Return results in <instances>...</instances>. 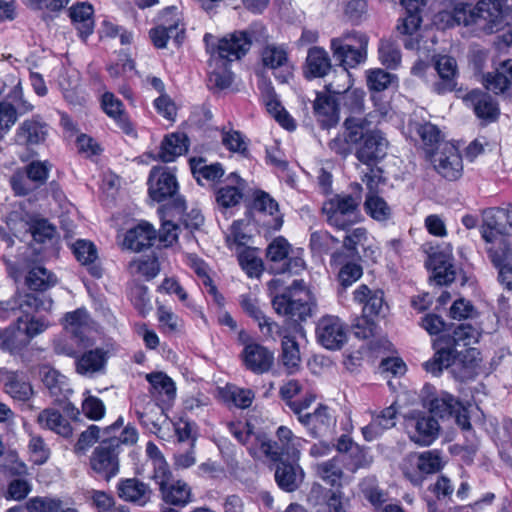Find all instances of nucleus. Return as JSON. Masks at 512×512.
I'll return each mask as SVG.
<instances>
[{"label":"nucleus","mask_w":512,"mask_h":512,"mask_svg":"<svg viewBox=\"0 0 512 512\" xmlns=\"http://www.w3.org/2000/svg\"><path fill=\"white\" fill-rule=\"evenodd\" d=\"M271 304L279 316L286 318V326L278 325L272 339L275 340L276 336L281 338V362L288 374H294L301 362L296 335H304L302 323L312 316V307L316 304L303 280H294L281 293L275 294Z\"/></svg>","instance_id":"1"},{"label":"nucleus","mask_w":512,"mask_h":512,"mask_svg":"<svg viewBox=\"0 0 512 512\" xmlns=\"http://www.w3.org/2000/svg\"><path fill=\"white\" fill-rule=\"evenodd\" d=\"M203 41L211 60L219 69H214L209 76V81L219 90L228 88L232 82L230 63L244 57L252 46V34L248 31H234L222 38H217L209 33L204 35Z\"/></svg>","instance_id":"2"},{"label":"nucleus","mask_w":512,"mask_h":512,"mask_svg":"<svg viewBox=\"0 0 512 512\" xmlns=\"http://www.w3.org/2000/svg\"><path fill=\"white\" fill-rule=\"evenodd\" d=\"M506 4L507 0H480L471 8L469 3L458 2L451 11L439 12L438 18L446 27L476 24L487 33H494L507 24Z\"/></svg>","instance_id":"3"},{"label":"nucleus","mask_w":512,"mask_h":512,"mask_svg":"<svg viewBox=\"0 0 512 512\" xmlns=\"http://www.w3.org/2000/svg\"><path fill=\"white\" fill-rule=\"evenodd\" d=\"M124 419L119 416L115 422L103 430L98 427V475L106 481L115 477L119 472V453L122 444L132 445L137 442V430L127 425L117 436L122 428Z\"/></svg>","instance_id":"4"},{"label":"nucleus","mask_w":512,"mask_h":512,"mask_svg":"<svg viewBox=\"0 0 512 512\" xmlns=\"http://www.w3.org/2000/svg\"><path fill=\"white\" fill-rule=\"evenodd\" d=\"M477 329L471 324L462 323L457 326L450 325L448 332L438 336L433 341L435 353L424 363V369L434 376H439L443 369L456 363L458 347H468L477 341Z\"/></svg>","instance_id":"5"},{"label":"nucleus","mask_w":512,"mask_h":512,"mask_svg":"<svg viewBox=\"0 0 512 512\" xmlns=\"http://www.w3.org/2000/svg\"><path fill=\"white\" fill-rule=\"evenodd\" d=\"M432 385L426 384L422 390V404L429 415L439 419H454L457 426L466 432L472 431L469 409L452 394L445 391H433Z\"/></svg>","instance_id":"6"},{"label":"nucleus","mask_w":512,"mask_h":512,"mask_svg":"<svg viewBox=\"0 0 512 512\" xmlns=\"http://www.w3.org/2000/svg\"><path fill=\"white\" fill-rule=\"evenodd\" d=\"M148 194L155 202L171 200V203L164 206L161 211L166 215L182 213L186 209L185 199L178 194L179 184L174 172L167 166L153 167L148 176Z\"/></svg>","instance_id":"7"},{"label":"nucleus","mask_w":512,"mask_h":512,"mask_svg":"<svg viewBox=\"0 0 512 512\" xmlns=\"http://www.w3.org/2000/svg\"><path fill=\"white\" fill-rule=\"evenodd\" d=\"M303 249L293 250L283 236L273 239L266 248V258L270 271L274 274L299 275L306 268Z\"/></svg>","instance_id":"8"},{"label":"nucleus","mask_w":512,"mask_h":512,"mask_svg":"<svg viewBox=\"0 0 512 512\" xmlns=\"http://www.w3.org/2000/svg\"><path fill=\"white\" fill-rule=\"evenodd\" d=\"M357 123L363 135L354 146L356 159L363 165L378 164L387 154L388 141L380 131L370 129V123L365 118L358 117Z\"/></svg>","instance_id":"9"},{"label":"nucleus","mask_w":512,"mask_h":512,"mask_svg":"<svg viewBox=\"0 0 512 512\" xmlns=\"http://www.w3.org/2000/svg\"><path fill=\"white\" fill-rule=\"evenodd\" d=\"M7 225L16 237L31 235L34 241L44 243L54 235V227L45 219L36 218L22 209L13 210L7 216Z\"/></svg>","instance_id":"10"},{"label":"nucleus","mask_w":512,"mask_h":512,"mask_svg":"<svg viewBox=\"0 0 512 512\" xmlns=\"http://www.w3.org/2000/svg\"><path fill=\"white\" fill-rule=\"evenodd\" d=\"M53 301L44 295L26 293L19 294L7 300L0 301V319L5 321L11 318L36 313L39 311H49Z\"/></svg>","instance_id":"11"},{"label":"nucleus","mask_w":512,"mask_h":512,"mask_svg":"<svg viewBox=\"0 0 512 512\" xmlns=\"http://www.w3.org/2000/svg\"><path fill=\"white\" fill-rule=\"evenodd\" d=\"M335 450L338 452L343 467L349 472L355 473L359 469L369 468L373 463L370 448L355 443L346 434L337 439Z\"/></svg>","instance_id":"12"},{"label":"nucleus","mask_w":512,"mask_h":512,"mask_svg":"<svg viewBox=\"0 0 512 512\" xmlns=\"http://www.w3.org/2000/svg\"><path fill=\"white\" fill-rule=\"evenodd\" d=\"M331 84L325 85L326 91H315L312 101L313 115L319 127L329 130L335 127L340 120L339 92L331 91Z\"/></svg>","instance_id":"13"},{"label":"nucleus","mask_w":512,"mask_h":512,"mask_svg":"<svg viewBox=\"0 0 512 512\" xmlns=\"http://www.w3.org/2000/svg\"><path fill=\"white\" fill-rule=\"evenodd\" d=\"M480 233L485 242H491L496 237L512 235V209L502 207L484 209Z\"/></svg>","instance_id":"14"},{"label":"nucleus","mask_w":512,"mask_h":512,"mask_svg":"<svg viewBox=\"0 0 512 512\" xmlns=\"http://www.w3.org/2000/svg\"><path fill=\"white\" fill-rule=\"evenodd\" d=\"M347 325L334 315L322 316L315 329L317 342L327 350H340L347 342Z\"/></svg>","instance_id":"15"},{"label":"nucleus","mask_w":512,"mask_h":512,"mask_svg":"<svg viewBox=\"0 0 512 512\" xmlns=\"http://www.w3.org/2000/svg\"><path fill=\"white\" fill-rule=\"evenodd\" d=\"M60 323L64 332L72 335V339L80 349H86L92 345L90 334L93 330V320L85 308L65 313Z\"/></svg>","instance_id":"16"},{"label":"nucleus","mask_w":512,"mask_h":512,"mask_svg":"<svg viewBox=\"0 0 512 512\" xmlns=\"http://www.w3.org/2000/svg\"><path fill=\"white\" fill-rule=\"evenodd\" d=\"M434 169L443 178L455 181L462 176L463 163L458 148L452 143L445 142L441 148L428 157Z\"/></svg>","instance_id":"17"},{"label":"nucleus","mask_w":512,"mask_h":512,"mask_svg":"<svg viewBox=\"0 0 512 512\" xmlns=\"http://www.w3.org/2000/svg\"><path fill=\"white\" fill-rule=\"evenodd\" d=\"M409 438L420 446H430L439 435L438 420L424 412H418L407 419Z\"/></svg>","instance_id":"18"},{"label":"nucleus","mask_w":512,"mask_h":512,"mask_svg":"<svg viewBox=\"0 0 512 512\" xmlns=\"http://www.w3.org/2000/svg\"><path fill=\"white\" fill-rule=\"evenodd\" d=\"M247 182L236 172L230 173L224 183L214 191L215 203L219 211L226 213L228 210L240 205Z\"/></svg>","instance_id":"19"},{"label":"nucleus","mask_w":512,"mask_h":512,"mask_svg":"<svg viewBox=\"0 0 512 512\" xmlns=\"http://www.w3.org/2000/svg\"><path fill=\"white\" fill-rule=\"evenodd\" d=\"M49 135V125L40 115L23 120L15 130L14 143L31 148L43 144Z\"/></svg>","instance_id":"20"},{"label":"nucleus","mask_w":512,"mask_h":512,"mask_svg":"<svg viewBox=\"0 0 512 512\" xmlns=\"http://www.w3.org/2000/svg\"><path fill=\"white\" fill-rule=\"evenodd\" d=\"M100 107L125 135L133 139L138 137L135 123L126 111L124 103L114 93L104 92L100 98Z\"/></svg>","instance_id":"21"},{"label":"nucleus","mask_w":512,"mask_h":512,"mask_svg":"<svg viewBox=\"0 0 512 512\" xmlns=\"http://www.w3.org/2000/svg\"><path fill=\"white\" fill-rule=\"evenodd\" d=\"M299 422L307 429L311 437L322 438L332 433L336 426V417L331 408L319 404L314 412L299 417Z\"/></svg>","instance_id":"22"},{"label":"nucleus","mask_w":512,"mask_h":512,"mask_svg":"<svg viewBox=\"0 0 512 512\" xmlns=\"http://www.w3.org/2000/svg\"><path fill=\"white\" fill-rule=\"evenodd\" d=\"M358 117H347L343 122V132L338 133L331 139L327 146L335 155L345 159L354 149L355 144L362 137V130L359 126Z\"/></svg>","instance_id":"23"},{"label":"nucleus","mask_w":512,"mask_h":512,"mask_svg":"<svg viewBox=\"0 0 512 512\" xmlns=\"http://www.w3.org/2000/svg\"><path fill=\"white\" fill-rule=\"evenodd\" d=\"M241 359L247 370L261 375L273 367L274 353L259 343L251 342L244 346Z\"/></svg>","instance_id":"24"},{"label":"nucleus","mask_w":512,"mask_h":512,"mask_svg":"<svg viewBox=\"0 0 512 512\" xmlns=\"http://www.w3.org/2000/svg\"><path fill=\"white\" fill-rule=\"evenodd\" d=\"M398 410L395 404H392L380 411L371 412V421L361 428V433L365 441L372 442L378 439L382 434L396 425Z\"/></svg>","instance_id":"25"},{"label":"nucleus","mask_w":512,"mask_h":512,"mask_svg":"<svg viewBox=\"0 0 512 512\" xmlns=\"http://www.w3.org/2000/svg\"><path fill=\"white\" fill-rule=\"evenodd\" d=\"M330 50L336 62L335 66H340L345 71L363 64L367 59L365 38H363L361 45H357V48H351V46L341 41L331 42Z\"/></svg>","instance_id":"26"},{"label":"nucleus","mask_w":512,"mask_h":512,"mask_svg":"<svg viewBox=\"0 0 512 512\" xmlns=\"http://www.w3.org/2000/svg\"><path fill=\"white\" fill-rule=\"evenodd\" d=\"M335 65L328 52L320 46H313L308 49L305 63L302 67L303 76L307 80L324 78Z\"/></svg>","instance_id":"27"},{"label":"nucleus","mask_w":512,"mask_h":512,"mask_svg":"<svg viewBox=\"0 0 512 512\" xmlns=\"http://www.w3.org/2000/svg\"><path fill=\"white\" fill-rule=\"evenodd\" d=\"M304 471L296 460H285L275 464V482L285 492H294L304 480Z\"/></svg>","instance_id":"28"},{"label":"nucleus","mask_w":512,"mask_h":512,"mask_svg":"<svg viewBox=\"0 0 512 512\" xmlns=\"http://www.w3.org/2000/svg\"><path fill=\"white\" fill-rule=\"evenodd\" d=\"M239 305L242 311L258 324L260 332L266 338H274V329H278L279 324L265 315L256 297L242 294L239 296Z\"/></svg>","instance_id":"29"},{"label":"nucleus","mask_w":512,"mask_h":512,"mask_svg":"<svg viewBox=\"0 0 512 512\" xmlns=\"http://www.w3.org/2000/svg\"><path fill=\"white\" fill-rule=\"evenodd\" d=\"M189 148V139L185 133L173 132L164 136L159 151L153 156L155 161L170 163L186 153Z\"/></svg>","instance_id":"30"},{"label":"nucleus","mask_w":512,"mask_h":512,"mask_svg":"<svg viewBox=\"0 0 512 512\" xmlns=\"http://www.w3.org/2000/svg\"><path fill=\"white\" fill-rule=\"evenodd\" d=\"M156 239L157 232L154 227L146 221H141L127 230L123 244L127 249L141 252L153 246Z\"/></svg>","instance_id":"31"},{"label":"nucleus","mask_w":512,"mask_h":512,"mask_svg":"<svg viewBox=\"0 0 512 512\" xmlns=\"http://www.w3.org/2000/svg\"><path fill=\"white\" fill-rule=\"evenodd\" d=\"M409 128L420 138L427 157L438 151L441 145L445 143L443 141L442 131L437 125L431 122L412 121L409 123Z\"/></svg>","instance_id":"32"},{"label":"nucleus","mask_w":512,"mask_h":512,"mask_svg":"<svg viewBox=\"0 0 512 512\" xmlns=\"http://www.w3.org/2000/svg\"><path fill=\"white\" fill-rule=\"evenodd\" d=\"M435 69L439 80L433 84V90L438 94H445L455 89L457 82L456 60L447 55L439 56L435 61Z\"/></svg>","instance_id":"33"},{"label":"nucleus","mask_w":512,"mask_h":512,"mask_svg":"<svg viewBox=\"0 0 512 512\" xmlns=\"http://www.w3.org/2000/svg\"><path fill=\"white\" fill-rule=\"evenodd\" d=\"M42 382L53 402L58 404L66 402L73 392L68 378L52 368L42 370Z\"/></svg>","instance_id":"34"},{"label":"nucleus","mask_w":512,"mask_h":512,"mask_svg":"<svg viewBox=\"0 0 512 512\" xmlns=\"http://www.w3.org/2000/svg\"><path fill=\"white\" fill-rule=\"evenodd\" d=\"M0 381L4 385L5 392L14 399L27 401L33 393L32 387L23 372L0 370Z\"/></svg>","instance_id":"35"},{"label":"nucleus","mask_w":512,"mask_h":512,"mask_svg":"<svg viewBox=\"0 0 512 512\" xmlns=\"http://www.w3.org/2000/svg\"><path fill=\"white\" fill-rule=\"evenodd\" d=\"M69 18L82 40L94 31V7L88 2H77L68 10Z\"/></svg>","instance_id":"36"},{"label":"nucleus","mask_w":512,"mask_h":512,"mask_svg":"<svg viewBox=\"0 0 512 512\" xmlns=\"http://www.w3.org/2000/svg\"><path fill=\"white\" fill-rule=\"evenodd\" d=\"M118 495L121 499L144 506L150 501L152 490L148 484L137 478L121 479L117 485Z\"/></svg>","instance_id":"37"},{"label":"nucleus","mask_w":512,"mask_h":512,"mask_svg":"<svg viewBox=\"0 0 512 512\" xmlns=\"http://www.w3.org/2000/svg\"><path fill=\"white\" fill-rule=\"evenodd\" d=\"M23 317L5 329H0V347L11 354H19L30 343V339L22 328Z\"/></svg>","instance_id":"38"},{"label":"nucleus","mask_w":512,"mask_h":512,"mask_svg":"<svg viewBox=\"0 0 512 512\" xmlns=\"http://www.w3.org/2000/svg\"><path fill=\"white\" fill-rule=\"evenodd\" d=\"M189 166L193 177L199 185H204L202 180L217 182L224 176L223 165L219 162L207 164L203 157H192L189 159Z\"/></svg>","instance_id":"39"},{"label":"nucleus","mask_w":512,"mask_h":512,"mask_svg":"<svg viewBox=\"0 0 512 512\" xmlns=\"http://www.w3.org/2000/svg\"><path fill=\"white\" fill-rule=\"evenodd\" d=\"M161 493L162 500L169 505L184 507L190 501L192 497L191 488L189 485L182 481L176 480L172 481L169 484L161 483Z\"/></svg>","instance_id":"40"},{"label":"nucleus","mask_w":512,"mask_h":512,"mask_svg":"<svg viewBox=\"0 0 512 512\" xmlns=\"http://www.w3.org/2000/svg\"><path fill=\"white\" fill-rule=\"evenodd\" d=\"M512 82V60H505L493 73L484 76V85L494 94L504 93Z\"/></svg>","instance_id":"41"},{"label":"nucleus","mask_w":512,"mask_h":512,"mask_svg":"<svg viewBox=\"0 0 512 512\" xmlns=\"http://www.w3.org/2000/svg\"><path fill=\"white\" fill-rule=\"evenodd\" d=\"M366 85L370 92L380 93L389 88H398L399 78L382 68L368 69L366 72Z\"/></svg>","instance_id":"42"},{"label":"nucleus","mask_w":512,"mask_h":512,"mask_svg":"<svg viewBox=\"0 0 512 512\" xmlns=\"http://www.w3.org/2000/svg\"><path fill=\"white\" fill-rule=\"evenodd\" d=\"M468 98L473 105L474 113L477 117L491 121L498 117L499 109L497 103L489 94L472 91L468 94Z\"/></svg>","instance_id":"43"},{"label":"nucleus","mask_w":512,"mask_h":512,"mask_svg":"<svg viewBox=\"0 0 512 512\" xmlns=\"http://www.w3.org/2000/svg\"><path fill=\"white\" fill-rule=\"evenodd\" d=\"M39 423L57 433L58 435L68 438L72 435L73 429L69 421L62 414L54 409H45L38 416Z\"/></svg>","instance_id":"44"},{"label":"nucleus","mask_w":512,"mask_h":512,"mask_svg":"<svg viewBox=\"0 0 512 512\" xmlns=\"http://www.w3.org/2000/svg\"><path fill=\"white\" fill-rule=\"evenodd\" d=\"M486 243V253L493 266L500 267L508 262L512 256V244L508 237H496L491 242Z\"/></svg>","instance_id":"45"},{"label":"nucleus","mask_w":512,"mask_h":512,"mask_svg":"<svg viewBox=\"0 0 512 512\" xmlns=\"http://www.w3.org/2000/svg\"><path fill=\"white\" fill-rule=\"evenodd\" d=\"M262 65L271 70L284 67L289 61L288 51L284 45L266 44L260 52Z\"/></svg>","instance_id":"46"},{"label":"nucleus","mask_w":512,"mask_h":512,"mask_svg":"<svg viewBox=\"0 0 512 512\" xmlns=\"http://www.w3.org/2000/svg\"><path fill=\"white\" fill-rule=\"evenodd\" d=\"M364 210L367 215L377 222H387L393 215L392 208L378 194H366Z\"/></svg>","instance_id":"47"},{"label":"nucleus","mask_w":512,"mask_h":512,"mask_svg":"<svg viewBox=\"0 0 512 512\" xmlns=\"http://www.w3.org/2000/svg\"><path fill=\"white\" fill-rule=\"evenodd\" d=\"M25 281L29 289L45 291L56 284L57 278L45 267L36 265L29 270Z\"/></svg>","instance_id":"48"},{"label":"nucleus","mask_w":512,"mask_h":512,"mask_svg":"<svg viewBox=\"0 0 512 512\" xmlns=\"http://www.w3.org/2000/svg\"><path fill=\"white\" fill-rule=\"evenodd\" d=\"M257 251L256 248L244 247L237 255L240 267L250 278L260 277L264 270V263Z\"/></svg>","instance_id":"49"},{"label":"nucleus","mask_w":512,"mask_h":512,"mask_svg":"<svg viewBox=\"0 0 512 512\" xmlns=\"http://www.w3.org/2000/svg\"><path fill=\"white\" fill-rule=\"evenodd\" d=\"M378 56L379 61L386 69L396 70L401 65L402 55L399 45L390 39L380 40Z\"/></svg>","instance_id":"50"},{"label":"nucleus","mask_w":512,"mask_h":512,"mask_svg":"<svg viewBox=\"0 0 512 512\" xmlns=\"http://www.w3.org/2000/svg\"><path fill=\"white\" fill-rule=\"evenodd\" d=\"M221 395L225 402H231L240 409L249 408L255 399V393L252 389L229 384L222 389Z\"/></svg>","instance_id":"51"},{"label":"nucleus","mask_w":512,"mask_h":512,"mask_svg":"<svg viewBox=\"0 0 512 512\" xmlns=\"http://www.w3.org/2000/svg\"><path fill=\"white\" fill-rule=\"evenodd\" d=\"M360 490L375 510H380L387 501V494L378 486L375 477H367L360 484Z\"/></svg>","instance_id":"52"},{"label":"nucleus","mask_w":512,"mask_h":512,"mask_svg":"<svg viewBox=\"0 0 512 512\" xmlns=\"http://www.w3.org/2000/svg\"><path fill=\"white\" fill-rule=\"evenodd\" d=\"M73 253L76 259L88 267L91 275L96 274V266L93 264L96 259V249L93 242L79 239L73 244Z\"/></svg>","instance_id":"53"},{"label":"nucleus","mask_w":512,"mask_h":512,"mask_svg":"<svg viewBox=\"0 0 512 512\" xmlns=\"http://www.w3.org/2000/svg\"><path fill=\"white\" fill-rule=\"evenodd\" d=\"M146 380L151 385V393H163L167 400H172L176 395L174 381L163 372H152L146 375Z\"/></svg>","instance_id":"54"},{"label":"nucleus","mask_w":512,"mask_h":512,"mask_svg":"<svg viewBox=\"0 0 512 512\" xmlns=\"http://www.w3.org/2000/svg\"><path fill=\"white\" fill-rule=\"evenodd\" d=\"M340 463L341 460L337 455L318 465V474L326 484L330 486L340 485V481L343 477V471L339 465Z\"/></svg>","instance_id":"55"},{"label":"nucleus","mask_w":512,"mask_h":512,"mask_svg":"<svg viewBox=\"0 0 512 512\" xmlns=\"http://www.w3.org/2000/svg\"><path fill=\"white\" fill-rule=\"evenodd\" d=\"M128 297L140 316L145 317L152 309L148 287L134 284L130 287Z\"/></svg>","instance_id":"56"},{"label":"nucleus","mask_w":512,"mask_h":512,"mask_svg":"<svg viewBox=\"0 0 512 512\" xmlns=\"http://www.w3.org/2000/svg\"><path fill=\"white\" fill-rule=\"evenodd\" d=\"M459 362L464 370V378H473L480 367V351L477 348L467 347L462 351L458 350L456 362Z\"/></svg>","instance_id":"57"},{"label":"nucleus","mask_w":512,"mask_h":512,"mask_svg":"<svg viewBox=\"0 0 512 512\" xmlns=\"http://www.w3.org/2000/svg\"><path fill=\"white\" fill-rule=\"evenodd\" d=\"M256 439L259 442L260 450L272 462L276 464L286 459L284 456L287 454L288 447L284 443L271 440L264 433L257 435Z\"/></svg>","instance_id":"58"},{"label":"nucleus","mask_w":512,"mask_h":512,"mask_svg":"<svg viewBox=\"0 0 512 512\" xmlns=\"http://www.w3.org/2000/svg\"><path fill=\"white\" fill-rule=\"evenodd\" d=\"M222 144L224 147L233 153H238L244 158L250 156L248 143L245 136L236 130H230L222 133Z\"/></svg>","instance_id":"59"},{"label":"nucleus","mask_w":512,"mask_h":512,"mask_svg":"<svg viewBox=\"0 0 512 512\" xmlns=\"http://www.w3.org/2000/svg\"><path fill=\"white\" fill-rule=\"evenodd\" d=\"M116 37H119L120 43L122 45H129L133 40V33L110 19H104L101 22L99 38L102 39Z\"/></svg>","instance_id":"60"},{"label":"nucleus","mask_w":512,"mask_h":512,"mask_svg":"<svg viewBox=\"0 0 512 512\" xmlns=\"http://www.w3.org/2000/svg\"><path fill=\"white\" fill-rule=\"evenodd\" d=\"M52 165L49 161L34 160L30 162L25 168L27 179L34 184L35 187H39L46 183Z\"/></svg>","instance_id":"61"},{"label":"nucleus","mask_w":512,"mask_h":512,"mask_svg":"<svg viewBox=\"0 0 512 512\" xmlns=\"http://www.w3.org/2000/svg\"><path fill=\"white\" fill-rule=\"evenodd\" d=\"M3 100L10 104L18 118L30 113L34 108V106L24 98L20 82L12 88Z\"/></svg>","instance_id":"62"},{"label":"nucleus","mask_w":512,"mask_h":512,"mask_svg":"<svg viewBox=\"0 0 512 512\" xmlns=\"http://www.w3.org/2000/svg\"><path fill=\"white\" fill-rule=\"evenodd\" d=\"M389 312V305L385 300V293L382 289H374L370 304L365 307V313L362 316L368 318H384Z\"/></svg>","instance_id":"63"},{"label":"nucleus","mask_w":512,"mask_h":512,"mask_svg":"<svg viewBox=\"0 0 512 512\" xmlns=\"http://www.w3.org/2000/svg\"><path fill=\"white\" fill-rule=\"evenodd\" d=\"M28 512H61L62 502L48 497H35L26 502Z\"/></svg>","instance_id":"64"}]
</instances>
